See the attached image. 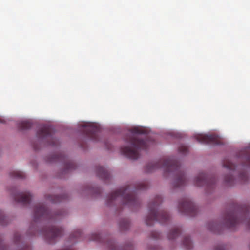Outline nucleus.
<instances>
[{"instance_id":"obj_1","label":"nucleus","mask_w":250,"mask_h":250,"mask_svg":"<svg viewBox=\"0 0 250 250\" xmlns=\"http://www.w3.org/2000/svg\"><path fill=\"white\" fill-rule=\"evenodd\" d=\"M163 168L165 174H171L175 176L173 186L175 188L183 187L187 184L184 172L179 163L172 158L163 159L157 162H151L146 167L147 172H151L155 169Z\"/></svg>"},{"instance_id":"obj_2","label":"nucleus","mask_w":250,"mask_h":250,"mask_svg":"<svg viewBox=\"0 0 250 250\" xmlns=\"http://www.w3.org/2000/svg\"><path fill=\"white\" fill-rule=\"evenodd\" d=\"M147 184L146 183H140L135 186L133 190L131 185H126L111 193L107 199V204L109 206L113 203L121 202L129 207L138 206L139 200L135 194L137 190H144L147 188Z\"/></svg>"},{"instance_id":"obj_3","label":"nucleus","mask_w":250,"mask_h":250,"mask_svg":"<svg viewBox=\"0 0 250 250\" xmlns=\"http://www.w3.org/2000/svg\"><path fill=\"white\" fill-rule=\"evenodd\" d=\"M146 133L145 129L135 127L130 129V134L125 138V142L129 146H123L121 148V152L127 158L136 160L139 157V150L147 148L148 144L146 141L140 138V134Z\"/></svg>"},{"instance_id":"obj_4","label":"nucleus","mask_w":250,"mask_h":250,"mask_svg":"<svg viewBox=\"0 0 250 250\" xmlns=\"http://www.w3.org/2000/svg\"><path fill=\"white\" fill-rule=\"evenodd\" d=\"M162 202V197L157 196L154 201L149 204V213L145 219V222L147 225L151 226L155 221H158L161 224L167 223L169 221V215L165 211L159 209V206Z\"/></svg>"},{"instance_id":"obj_5","label":"nucleus","mask_w":250,"mask_h":250,"mask_svg":"<svg viewBox=\"0 0 250 250\" xmlns=\"http://www.w3.org/2000/svg\"><path fill=\"white\" fill-rule=\"evenodd\" d=\"M250 208L247 207L244 212L242 213V218L238 217L237 213L234 211L227 212L224 216V224L228 228L234 229L241 222H245L250 229V218L249 216Z\"/></svg>"},{"instance_id":"obj_6","label":"nucleus","mask_w":250,"mask_h":250,"mask_svg":"<svg viewBox=\"0 0 250 250\" xmlns=\"http://www.w3.org/2000/svg\"><path fill=\"white\" fill-rule=\"evenodd\" d=\"M64 211H59L56 213L50 212L47 208L42 204L37 205L34 209L33 221L35 223L47 220L52 221L59 216H63Z\"/></svg>"},{"instance_id":"obj_7","label":"nucleus","mask_w":250,"mask_h":250,"mask_svg":"<svg viewBox=\"0 0 250 250\" xmlns=\"http://www.w3.org/2000/svg\"><path fill=\"white\" fill-rule=\"evenodd\" d=\"M38 139L42 142H47L51 146H54L57 140L53 136L52 127L49 125L42 126L37 132Z\"/></svg>"},{"instance_id":"obj_8","label":"nucleus","mask_w":250,"mask_h":250,"mask_svg":"<svg viewBox=\"0 0 250 250\" xmlns=\"http://www.w3.org/2000/svg\"><path fill=\"white\" fill-rule=\"evenodd\" d=\"M194 183L197 187H206L207 190H208L215 187L216 179L214 177H209L202 172L195 178Z\"/></svg>"},{"instance_id":"obj_9","label":"nucleus","mask_w":250,"mask_h":250,"mask_svg":"<svg viewBox=\"0 0 250 250\" xmlns=\"http://www.w3.org/2000/svg\"><path fill=\"white\" fill-rule=\"evenodd\" d=\"M179 211L191 216H195L197 212V208L194 203L188 198H184L178 205Z\"/></svg>"},{"instance_id":"obj_10","label":"nucleus","mask_w":250,"mask_h":250,"mask_svg":"<svg viewBox=\"0 0 250 250\" xmlns=\"http://www.w3.org/2000/svg\"><path fill=\"white\" fill-rule=\"evenodd\" d=\"M62 228H57L54 226L44 228L42 231V233L44 235L50 243H53L57 237L62 235Z\"/></svg>"},{"instance_id":"obj_11","label":"nucleus","mask_w":250,"mask_h":250,"mask_svg":"<svg viewBox=\"0 0 250 250\" xmlns=\"http://www.w3.org/2000/svg\"><path fill=\"white\" fill-rule=\"evenodd\" d=\"M82 131L90 139L94 141L98 140V132L99 131V127L96 125L92 123H86L82 126Z\"/></svg>"},{"instance_id":"obj_12","label":"nucleus","mask_w":250,"mask_h":250,"mask_svg":"<svg viewBox=\"0 0 250 250\" xmlns=\"http://www.w3.org/2000/svg\"><path fill=\"white\" fill-rule=\"evenodd\" d=\"M197 141L205 144L219 145L221 143L220 137L215 134H197L195 136Z\"/></svg>"},{"instance_id":"obj_13","label":"nucleus","mask_w":250,"mask_h":250,"mask_svg":"<svg viewBox=\"0 0 250 250\" xmlns=\"http://www.w3.org/2000/svg\"><path fill=\"white\" fill-rule=\"evenodd\" d=\"M53 159L61 160L64 163V169L62 171L64 174L68 173L76 168L75 164L62 154L53 155Z\"/></svg>"},{"instance_id":"obj_14","label":"nucleus","mask_w":250,"mask_h":250,"mask_svg":"<svg viewBox=\"0 0 250 250\" xmlns=\"http://www.w3.org/2000/svg\"><path fill=\"white\" fill-rule=\"evenodd\" d=\"M31 194L28 192L19 193L13 195L15 201L23 205L29 203L31 199Z\"/></svg>"},{"instance_id":"obj_15","label":"nucleus","mask_w":250,"mask_h":250,"mask_svg":"<svg viewBox=\"0 0 250 250\" xmlns=\"http://www.w3.org/2000/svg\"><path fill=\"white\" fill-rule=\"evenodd\" d=\"M240 158L244 161L245 162L241 165V167H250V148H247L242 151Z\"/></svg>"},{"instance_id":"obj_16","label":"nucleus","mask_w":250,"mask_h":250,"mask_svg":"<svg viewBox=\"0 0 250 250\" xmlns=\"http://www.w3.org/2000/svg\"><path fill=\"white\" fill-rule=\"evenodd\" d=\"M96 173L97 176L104 180H106L110 179V175L107 169L102 166H98L96 168Z\"/></svg>"},{"instance_id":"obj_17","label":"nucleus","mask_w":250,"mask_h":250,"mask_svg":"<svg viewBox=\"0 0 250 250\" xmlns=\"http://www.w3.org/2000/svg\"><path fill=\"white\" fill-rule=\"evenodd\" d=\"M181 233V229L179 227H176L173 229L168 235V238L169 240L176 239Z\"/></svg>"},{"instance_id":"obj_18","label":"nucleus","mask_w":250,"mask_h":250,"mask_svg":"<svg viewBox=\"0 0 250 250\" xmlns=\"http://www.w3.org/2000/svg\"><path fill=\"white\" fill-rule=\"evenodd\" d=\"M223 166L232 172L234 173L236 170V166L228 159L224 161Z\"/></svg>"},{"instance_id":"obj_19","label":"nucleus","mask_w":250,"mask_h":250,"mask_svg":"<svg viewBox=\"0 0 250 250\" xmlns=\"http://www.w3.org/2000/svg\"><path fill=\"white\" fill-rule=\"evenodd\" d=\"M220 225L214 222H209L207 225L208 229L214 233H218V229L220 228Z\"/></svg>"},{"instance_id":"obj_20","label":"nucleus","mask_w":250,"mask_h":250,"mask_svg":"<svg viewBox=\"0 0 250 250\" xmlns=\"http://www.w3.org/2000/svg\"><path fill=\"white\" fill-rule=\"evenodd\" d=\"M182 244L187 250H190L192 249L193 247L192 241L188 236L184 237Z\"/></svg>"},{"instance_id":"obj_21","label":"nucleus","mask_w":250,"mask_h":250,"mask_svg":"<svg viewBox=\"0 0 250 250\" xmlns=\"http://www.w3.org/2000/svg\"><path fill=\"white\" fill-rule=\"evenodd\" d=\"M130 226V222L127 219H122L119 224V226L122 230L127 229Z\"/></svg>"},{"instance_id":"obj_22","label":"nucleus","mask_w":250,"mask_h":250,"mask_svg":"<svg viewBox=\"0 0 250 250\" xmlns=\"http://www.w3.org/2000/svg\"><path fill=\"white\" fill-rule=\"evenodd\" d=\"M31 123L28 121L21 122L19 125V127L21 130L27 129L31 128Z\"/></svg>"},{"instance_id":"obj_23","label":"nucleus","mask_w":250,"mask_h":250,"mask_svg":"<svg viewBox=\"0 0 250 250\" xmlns=\"http://www.w3.org/2000/svg\"><path fill=\"white\" fill-rule=\"evenodd\" d=\"M10 176L13 178H23L25 177V174L20 171H13L10 173Z\"/></svg>"},{"instance_id":"obj_24","label":"nucleus","mask_w":250,"mask_h":250,"mask_svg":"<svg viewBox=\"0 0 250 250\" xmlns=\"http://www.w3.org/2000/svg\"><path fill=\"white\" fill-rule=\"evenodd\" d=\"M47 199L53 203H57L62 201L61 197L56 195H49L47 197Z\"/></svg>"},{"instance_id":"obj_25","label":"nucleus","mask_w":250,"mask_h":250,"mask_svg":"<svg viewBox=\"0 0 250 250\" xmlns=\"http://www.w3.org/2000/svg\"><path fill=\"white\" fill-rule=\"evenodd\" d=\"M7 218L3 214V212L0 210V224L1 225H5L7 223Z\"/></svg>"},{"instance_id":"obj_26","label":"nucleus","mask_w":250,"mask_h":250,"mask_svg":"<svg viewBox=\"0 0 250 250\" xmlns=\"http://www.w3.org/2000/svg\"><path fill=\"white\" fill-rule=\"evenodd\" d=\"M21 242V236L19 234V233H16L14 234V242L15 245H19Z\"/></svg>"},{"instance_id":"obj_27","label":"nucleus","mask_w":250,"mask_h":250,"mask_svg":"<svg viewBox=\"0 0 250 250\" xmlns=\"http://www.w3.org/2000/svg\"><path fill=\"white\" fill-rule=\"evenodd\" d=\"M234 180L233 176L231 174L230 175H227L225 177V181L228 184L231 185Z\"/></svg>"},{"instance_id":"obj_28","label":"nucleus","mask_w":250,"mask_h":250,"mask_svg":"<svg viewBox=\"0 0 250 250\" xmlns=\"http://www.w3.org/2000/svg\"><path fill=\"white\" fill-rule=\"evenodd\" d=\"M179 151L182 154H186L188 151V147L185 145H181L179 147Z\"/></svg>"},{"instance_id":"obj_29","label":"nucleus","mask_w":250,"mask_h":250,"mask_svg":"<svg viewBox=\"0 0 250 250\" xmlns=\"http://www.w3.org/2000/svg\"><path fill=\"white\" fill-rule=\"evenodd\" d=\"M160 234L159 232L156 231H153L151 233V238L157 239L159 238Z\"/></svg>"},{"instance_id":"obj_30","label":"nucleus","mask_w":250,"mask_h":250,"mask_svg":"<svg viewBox=\"0 0 250 250\" xmlns=\"http://www.w3.org/2000/svg\"><path fill=\"white\" fill-rule=\"evenodd\" d=\"M81 231L80 230H78L76 231L73 234H72L71 237L73 238H78L81 237Z\"/></svg>"},{"instance_id":"obj_31","label":"nucleus","mask_w":250,"mask_h":250,"mask_svg":"<svg viewBox=\"0 0 250 250\" xmlns=\"http://www.w3.org/2000/svg\"><path fill=\"white\" fill-rule=\"evenodd\" d=\"M100 236L99 235V234L95 233V234H93L92 235V238H91L92 240L98 241L100 240Z\"/></svg>"},{"instance_id":"obj_32","label":"nucleus","mask_w":250,"mask_h":250,"mask_svg":"<svg viewBox=\"0 0 250 250\" xmlns=\"http://www.w3.org/2000/svg\"><path fill=\"white\" fill-rule=\"evenodd\" d=\"M214 250H225L223 245H218L216 246Z\"/></svg>"},{"instance_id":"obj_33","label":"nucleus","mask_w":250,"mask_h":250,"mask_svg":"<svg viewBox=\"0 0 250 250\" xmlns=\"http://www.w3.org/2000/svg\"><path fill=\"white\" fill-rule=\"evenodd\" d=\"M0 122L3 123L4 122V120L2 119H0Z\"/></svg>"},{"instance_id":"obj_34","label":"nucleus","mask_w":250,"mask_h":250,"mask_svg":"<svg viewBox=\"0 0 250 250\" xmlns=\"http://www.w3.org/2000/svg\"><path fill=\"white\" fill-rule=\"evenodd\" d=\"M242 176H243L244 177H246V174L245 173H243Z\"/></svg>"},{"instance_id":"obj_35","label":"nucleus","mask_w":250,"mask_h":250,"mask_svg":"<svg viewBox=\"0 0 250 250\" xmlns=\"http://www.w3.org/2000/svg\"><path fill=\"white\" fill-rule=\"evenodd\" d=\"M30 229H32V227H31V228H30Z\"/></svg>"},{"instance_id":"obj_36","label":"nucleus","mask_w":250,"mask_h":250,"mask_svg":"<svg viewBox=\"0 0 250 250\" xmlns=\"http://www.w3.org/2000/svg\"><path fill=\"white\" fill-rule=\"evenodd\" d=\"M240 175H243V174H242V173H240ZM240 176H242V175H240Z\"/></svg>"}]
</instances>
